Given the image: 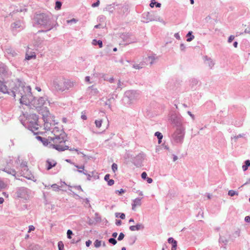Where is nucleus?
<instances>
[{"label":"nucleus","mask_w":250,"mask_h":250,"mask_svg":"<svg viewBox=\"0 0 250 250\" xmlns=\"http://www.w3.org/2000/svg\"><path fill=\"white\" fill-rule=\"evenodd\" d=\"M54 136H48L47 138H42L38 136L37 138L41 140L44 145H49L50 147L56 149V150L62 151L69 149L68 146L65 145V134L63 133L59 135L53 134Z\"/></svg>","instance_id":"nucleus-1"},{"label":"nucleus","mask_w":250,"mask_h":250,"mask_svg":"<svg viewBox=\"0 0 250 250\" xmlns=\"http://www.w3.org/2000/svg\"><path fill=\"white\" fill-rule=\"evenodd\" d=\"M25 91L27 92L29 99H22V102L25 105L33 107H40L44 104V100L42 98H35L33 97L32 93L30 92V89L26 88Z\"/></svg>","instance_id":"nucleus-2"},{"label":"nucleus","mask_w":250,"mask_h":250,"mask_svg":"<svg viewBox=\"0 0 250 250\" xmlns=\"http://www.w3.org/2000/svg\"><path fill=\"white\" fill-rule=\"evenodd\" d=\"M26 88H29L30 89V92H31V88L30 86L22 85H19L13 91L14 98H16V97H17L19 98L20 103L22 104H24L22 102V99H29L28 96L27 95V92L25 91Z\"/></svg>","instance_id":"nucleus-3"},{"label":"nucleus","mask_w":250,"mask_h":250,"mask_svg":"<svg viewBox=\"0 0 250 250\" xmlns=\"http://www.w3.org/2000/svg\"><path fill=\"white\" fill-rule=\"evenodd\" d=\"M184 134V128L180 126L176 129L173 135V138L176 142H182Z\"/></svg>","instance_id":"nucleus-4"},{"label":"nucleus","mask_w":250,"mask_h":250,"mask_svg":"<svg viewBox=\"0 0 250 250\" xmlns=\"http://www.w3.org/2000/svg\"><path fill=\"white\" fill-rule=\"evenodd\" d=\"M74 85V83L69 80H65L63 83V86L61 87H56V88L59 90L64 91L65 90H68Z\"/></svg>","instance_id":"nucleus-5"},{"label":"nucleus","mask_w":250,"mask_h":250,"mask_svg":"<svg viewBox=\"0 0 250 250\" xmlns=\"http://www.w3.org/2000/svg\"><path fill=\"white\" fill-rule=\"evenodd\" d=\"M51 123H49L47 120H46V121H45L44 122V128L47 131L46 132V133H47L48 134V135H49L50 134H53L55 132V130L54 129L52 131H49L50 129H51Z\"/></svg>","instance_id":"nucleus-6"},{"label":"nucleus","mask_w":250,"mask_h":250,"mask_svg":"<svg viewBox=\"0 0 250 250\" xmlns=\"http://www.w3.org/2000/svg\"><path fill=\"white\" fill-rule=\"evenodd\" d=\"M38 22L40 24H43L46 23V17L43 14H40L37 17Z\"/></svg>","instance_id":"nucleus-7"},{"label":"nucleus","mask_w":250,"mask_h":250,"mask_svg":"<svg viewBox=\"0 0 250 250\" xmlns=\"http://www.w3.org/2000/svg\"><path fill=\"white\" fill-rule=\"evenodd\" d=\"M141 205V199L136 198L133 201V203L132 205V209L134 210H136V208L138 207H140Z\"/></svg>","instance_id":"nucleus-8"},{"label":"nucleus","mask_w":250,"mask_h":250,"mask_svg":"<svg viewBox=\"0 0 250 250\" xmlns=\"http://www.w3.org/2000/svg\"><path fill=\"white\" fill-rule=\"evenodd\" d=\"M29 126L32 131L35 132L38 131L39 125L36 122L32 123L30 122Z\"/></svg>","instance_id":"nucleus-9"},{"label":"nucleus","mask_w":250,"mask_h":250,"mask_svg":"<svg viewBox=\"0 0 250 250\" xmlns=\"http://www.w3.org/2000/svg\"><path fill=\"white\" fill-rule=\"evenodd\" d=\"M144 227L142 225L138 224L135 226H131L129 227V229L131 231H136L140 230L141 229H143Z\"/></svg>","instance_id":"nucleus-10"},{"label":"nucleus","mask_w":250,"mask_h":250,"mask_svg":"<svg viewBox=\"0 0 250 250\" xmlns=\"http://www.w3.org/2000/svg\"><path fill=\"white\" fill-rule=\"evenodd\" d=\"M109 177H110V175L108 174H107L105 175L104 179V180L107 182L108 186H112L114 185V181L112 179H110Z\"/></svg>","instance_id":"nucleus-11"},{"label":"nucleus","mask_w":250,"mask_h":250,"mask_svg":"<svg viewBox=\"0 0 250 250\" xmlns=\"http://www.w3.org/2000/svg\"><path fill=\"white\" fill-rule=\"evenodd\" d=\"M0 91H1L3 93H6L8 92V89L7 86L4 84V83L0 81Z\"/></svg>","instance_id":"nucleus-12"},{"label":"nucleus","mask_w":250,"mask_h":250,"mask_svg":"<svg viewBox=\"0 0 250 250\" xmlns=\"http://www.w3.org/2000/svg\"><path fill=\"white\" fill-rule=\"evenodd\" d=\"M7 73L6 68L3 66L0 65V77L4 76Z\"/></svg>","instance_id":"nucleus-13"},{"label":"nucleus","mask_w":250,"mask_h":250,"mask_svg":"<svg viewBox=\"0 0 250 250\" xmlns=\"http://www.w3.org/2000/svg\"><path fill=\"white\" fill-rule=\"evenodd\" d=\"M47 169L49 170L50 169H51L52 167H54L56 165V163L54 161L52 162V161H47Z\"/></svg>","instance_id":"nucleus-14"},{"label":"nucleus","mask_w":250,"mask_h":250,"mask_svg":"<svg viewBox=\"0 0 250 250\" xmlns=\"http://www.w3.org/2000/svg\"><path fill=\"white\" fill-rule=\"evenodd\" d=\"M92 44L94 45L98 44L100 48H102L103 47V42L101 40L97 41L96 40L94 39L92 41Z\"/></svg>","instance_id":"nucleus-15"},{"label":"nucleus","mask_w":250,"mask_h":250,"mask_svg":"<svg viewBox=\"0 0 250 250\" xmlns=\"http://www.w3.org/2000/svg\"><path fill=\"white\" fill-rule=\"evenodd\" d=\"M36 57V56L34 52L32 53L31 55H29L27 53H26L25 59L27 60H29L32 59H35Z\"/></svg>","instance_id":"nucleus-16"},{"label":"nucleus","mask_w":250,"mask_h":250,"mask_svg":"<svg viewBox=\"0 0 250 250\" xmlns=\"http://www.w3.org/2000/svg\"><path fill=\"white\" fill-rule=\"evenodd\" d=\"M103 122V121L101 119L96 120L95 122L96 127L99 128H100L101 127H102V125Z\"/></svg>","instance_id":"nucleus-17"},{"label":"nucleus","mask_w":250,"mask_h":250,"mask_svg":"<svg viewBox=\"0 0 250 250\" xmlns=\"http://www.w3.org/2000/svg\"><path fill=\"white\" fill-rule=\"evenodd\" d=\"M250 166V160H247L245 161V165H244L242 167L244 170V171H246L247 170L248 167Z\"/></svg>","instance_id":"nucleus-18"},{"label":"nucleus","mask_w":250,"mask_h":250,"mask_svg":"<svg viewBox=\"0 0 250 250\" xmlns=\"http://www.w3.org/2000/svg\"><path fill=\"white\" fill-rule=\"evenodd\" d=\"M102 241H100L99 240H96L94 243V246L96 247V248H99L100 247V246H101L102 245Z\"/></svg>","instance_id":"nucleus-19"},{"label":"nucleus","mask_w":250,"mask_h":250,"mask_svg":"<svg viewBox=\"0 0 250 250\" xmlns=\"http://www.w3.org/2000/svg\"><path fill=\"white\" fill-rule=\"evenodd\" d=\"M155 135L159 139V143L160 144L161 142V140L163 138L162 134L159 132H156L155 133Z\"/></svg>","instance_id":"nucleus-20"},{"label":"nucleus","mask_w":250,"mask_h":250,"mask_svg":"<svg viewBox=\"0 0 250 250\" xmlns=\"http://www.w3.org/2000/svg\"><path fill=\"white\" fill-rule=\"evenodd\" d=\"M191 33H192V32L191 31H189L188 34H187V36H190V38H188L187 39V41L188 42H190L194 38V36L193 35H191Z\"/></svg>","instance_id":"nucleus-21"},{"label":"nucleus","mask_w":250,"mask_h":250,"mask_svg":"<svg viewBox=\"0 0 250 250\" xmlns=\"http://www.w3.org/2000/svg\"><path fill=\"white\" fill-rule=\"evenodd\" d=\"M7 185L2 181L0 180V189H3L6 188Z\"/></svg>","instance_id":"nucleus-22"},{"label":"nucleus","mask_w":250,"mask_h":250,"mask_svg":"<svg viewBox=\"0 0 250 250\" xmlns=\"http://www.w3.org/2000/svg\"><path fill=\"white\" fill-rule=\"evenodd\" d=\"M58 246L59 250H63V244L62 241H60L58 242Z\"/></svg>","instance_id":"nucleus-23"},{"label":"nucleus","mask_w":250,"mask_h":250,"mask_svg":"<svg viewBox=\"0 0 250 250\" xmlns=\"http://www.w3.org/2000/svg\"><path fill=\"white\" fill-rule=\"evenodd\" d=\"M172 247L171 248V250H176L177 241L176 240H174L172 242Z\"/></svg>","instance_id":"nucleus-24"},{"label":"nucleus","mask_w":250,"mask_h":250,"mask_svg":"<svg viewBox=\"0 0 250 250\" xmlns=\"http://www.w3.org/2000/svg\"><path fill=\"white\" fill-rule=\"evenodd\" d=\"M228 194L230 196H234L235 194H238L235 191L233 190H230L229 192H228Z\"/></svg>","instance_id":"nucleus-25"},{"label":"nucleus","mask_w":250,"mask_h":250,"mask_svg":"<svg viewBox=\"0 0 250 250\" xmlns=\"http://www.w3.org/2000/svg\"><path fill=\"white\" fill-rule=\"evenodd\" d=\"M108 241L110 243H111L114 245L117 243V241L114 238H110L108 240Z\"/></svg>","instance_id":"nucleus-26"},{"label":"nucleus","mask_w":250,"mask_h":250,"mask_svg":"<svg viewBox=\"0 0 250 250\" xmlns=\"http://www.w3.org/2000/svg\"><path fill=\"white\" fill-rule=\"evenodd\" d=\"M117 165L115 163H113L112 165V170L115 172L117 170Z\"/></svg>","instance_id":"nucleus-27"},{"label":"nucleus","mask_w":250,"mask_h":250,"mask_svg":"<svg viewBox=\"0 0 250 250\" xmlns=\"http://www.w3.org/2000/svg\"><path fill=\"white\" fill-rule=\"evenodd\" d=\"M61 6H62V3H61V2L57 1L56 2V7H55V8H57V9H60L61 7Z\"/></svg>","instance_id":"nucleus-28"},{"label":"nucleus","mask_w":250,"mask_h":250,"mask_svg":"<svg viewBox=\"0 0 250 250\" xmlns=\"http://www.w3.org/2000/svg\"><path fill=\"white\" fill-rule=\"evenodd\" d=\"M73 234V232L72 231L70 230V229H68L67 231V237L69 238V239H71V235Z\"/></svg>","instance_id":"nucleus-29"},{"label":"nucleus","mask_w":250,"mask_h":250,"mask_svg":"<svg viewBox=\"0 0 250 250\" xmlns=\"http://www.w3.org/2000/svg\"><path fill=\"white\" fill-rule=\"evenodd\" d=\"M124 237H125L124 234L122 232H121L119 234L118 238V240L119 241H121L124 239Z\"/></svg>","instance_id":"nucleus-30"},{"label":"nucleus","mask_w":250,"mask_h":250,"mask_svg":"<svg viewBox=\"0 0 250 250\" xmlns=\"http://www.w3.org/2000/svg\"><path fill=\"white\" fill-rule=\"evenodd\" d=\"M142 178L143 179H146L147 178V174L146 172H143L141 174Z\"/></svg>","instance_id":"nucleus-31"},{"label":"nucleus","mask_w":250,"mask_h":250,"mask_svg":"<svg viewBox=\"0 0 250 250\" xmlns=\"http://www.w3.org/2000/svg\"><path fill=\"white\" fill-rule=\"evenodd\" d=\"M35 227L33 225H30L29 226L28 232H31V231L34 230Z\"/></svg>","instance_id":"nucleus-32"},{"label":"nucleus","mask_w":250,"mask_h":250,"mask_svg":"<svg viewBox=\"0 0 250 250\" xmlns=\"http://www.w3.org/2000/svg\"><path fill=\"white\" fill-rule=\"evenodd\" d=\"M116 192L119 193V194H121L122 193H125V190L121 188L120 190H116Z\"/></svg>","instance_id":"nucleus-33"},{"label":"nucleus","mask_w":250,"mask_h":250,"mask_svg":"<svg viewBox=\"0 0 250 250\" xmlns=\"http://www.w3.org/2000/svg\"><path fill=\"white\" fill-rule=\"evenodd\" d=\"M156 4V2L155 1V0H151V3H150V6L152 8Z\"/></svg>","instance_id":"nucleus-34"},{"label":"nucleus","mask_w":250,"mask_h":250,"mask_svg":"<svg viewBox=\"0 0 250 250\" xmlns=\"http://www.w3.org/2000/svg\"><path fill=\"white\" fill-rule=\"evenodd\" d=\"M148 61H150L151 64L152 63V61L154 60V57H148L147 59Z\"/></svg>","instance_id":"nucleus-35"},{"label":"nucleus","mask_w":250,"mask_h":250,"mask_svg":"<svg viewBox=\"0 0 250 250\" xmlns=\"http://www.w3.org/2000/svg\"><path fill=\"white\" fill-rule=\"evenodd\" d=\"M234 36H232V35L230 36L228 39L229 42H231L234 40Z\"/></svg>","instance_id":"nucleus-36"},{"label":"nucleus","mask_w":250,"mask_h":250,"mask_svg":"<svg viewBox=\"0 0 250 250\" xmlns=\"http://www.w3.org/2000/svg\"><path fill=\"white\" fill-rule=\"evenodd\" d=\"M99 4H100V1H99V0H98L96 2L93 3L92 4V6L93 7L98 6H99Z\"/></svg>","instance_id":"nucleus-37"},{"label":"nucleus","mask_w":250,"mask_h":250,"mask_svg":"<svg viewBox=\"0 0 250 250\" xmlns=\"http://www.w3.org/2000/svg\"><path fill=\"white\" fill-rule=\"evenodd\" d=\"M108 121H107L106 122L105 125H103L102 129L104 130H105V129H106L108 127Z\"/></svg>","instance_id":"nucleus-38"},{"label":"nucleus","mask_w":250,"mask_h":250,"mask_svg":"<svg viewBox=\"0 0 250 250\" xmlns=\"http://www.w3.org/2000/svg\"><path fill=\"white\" fill-rule=\"evenodd\" d=\"M92 242L90 240H88L86 242L85 244L87 247H89V246L91 245Z\"/></svg>","instance_id":"nucleus-39"},{"label":"nucleus","mask_w":250,"mask_h":250,"mask_svg":"<svg viewBox=\"0 0 250 250\" xmlns=\"http://www.w3.org/2000/svg\"><path fill=\"white\" fill-rule=\"evenodd\" d=\"M245 221L247 222H250V216H246L245 218Z\"/></svg>","instance_id":"nucleus-40"},{"label":"nucleus","mask_w":250,"mask_h":250,"mask_svg":"<svg viewBox=\"0 0 250 250\" xmlns=\"http://www.w3.org/2000/svg\"><path fill=\"white\" fill-rule=\"evenodd\" d=\"M81 118L83 120H85L87 119V117L85 115V114H83L82 115H81Z\"/></svg>","instance_id":"nucleus-41"},{"label":"nucleus","mask_w":250,"mask_h":250,"mask_svg":"<svg viewBox=\"0 0 250 250\" xmlns=\"http://www.w3.org/2000/svg\"><path fill=\"white\" fill-rule=\"evenodd\" d=\"M148 183L150 184L152 182L153 180L151 178L147 177L146 179Z\"/></svg>","instance_id":"nucleus-42"},{"label":"nucleus","mask_w":250,"mask_h":250,"mask_svg":"<svg viewBox=\"0 0 250 250\" xmlns=\"http://www.w3.org/2000/svg\"><path fill=\"white\" fill-rule=\"evenodd\" d=\"M175 240L173 239V238L172 237H170V238H169L168 239V243H172V242L174 241Z\"/></svg>","instance_id":"nucleus-43"},{"label":"nucleus","mask_w":250,"mask_h":250,"mask_svg":"<svg viewBox=\"0 0 250 250\" xmlns=\"http://www.w3.org/2000/svg\"><path fill=\"white\" fill-rule=\"evenodd\" d=\"M120 217L122 219H124L125 218V214L124 213H121L120 214Z\"/></svg>","instance_id":"nucleus-44"},{"label":"nucleus","mask_w":250,"mask_h":250,"mask_svg":"<svg viewBox=\"0 0 250 250\" xmlns=\"http://www.w3.org/2000/svg\"><path fill=\"white\" fill-rule=\"evenodd\" d=\"M52 187H53V188H55L56 189H59V186L57 184H53V185H52Z\"/></svg>","instance_id":"nucleus-45"},{"label":"nucleus","mask_w":250,"mask_h":250,"mask_svg":"<svg viewBox=\"0 0 250 250\" xmlns=\"http://www.w3.org/2000/svg\"><path fill=\"white\" fill-rule=\"evenodd\" d=\"M72 21L76 22V20L75 19H72L71 20H68L67 21V23H70V22H71Z\"/></svg>","instance_id":"nucleus-46"},{"label":"nucleus","mask_w":250,"mask_h":250,"mask_svg":"<svg viewBox=\"0 0 250 250\" xmlns=\"http://www.w3.org/2000/svg\"><path fill=\"white\" fill-rule=\"evenodd\" d=\"M85 80H86V82L90 83V77L89 76L86 77Z\"/></svg>","instance_id":"nucleus-47"},{"label":"nucleus","mask_w":250,"mask_h":250,"mask_svg":"<svg viewBox=\"0 0 250 250\" xmlns=\"http://www.w3.org/2000/svg\"><path fill=\"white\" fill-rule=\"evenodd\" d=\"M134 68H135L136 69H140V68H142V67H140L138 64H137V65H134Z\"/></svg>","instance_id":"nucleus-48"},{"label":"nucleus","mask_w":250,"mask_h":250,"mask_svg":"<svg viewBox=\"0 0 250 250\" xmlns=\"http://www.w3.org/2000/svg\"><path fill=\"white\" fill-rule=\"evenodd\" d=\"M4 202V199L2 197H0V204H2Z\"/></svg>","instance_id":"nucleus-49"},{"label":"nucleus","mask_w":250,"mask_h":250,"mask_svg":"<svg viewBox=\"0 0 250 250\" xmlns=\"http://www.w3.org/2000/svg\"><path fill=\"white\" fill-rule=\"evenodd\" d=\"M118 235V233L117 232H114L113 234H112V236L114 238L116 237Z\"/></svg>","instance_id":"nucleus-50"},{"label":"nucleus","mask_w":250,"mask_h":250,"mask_svg":"<svg viewBox=\"0 0 250 250\" xmlns=\"http://www.w3.org/2000/svg\"><path fill=\"white\" fill-rule=\"evenodd\" d=\"M116 224L118 226L120 225L121 224V221L120 220L117 221Z\"/></svg>","instance_id":"nucleus-51"},{"label":"nucleus","mask_w":250,"mask_h":250,"mask_svg":"<svg viewBox=\"0 0 250 250\" xmlns=\"http://www.w3.org/2000/svg\"><path fill=\"white\" fill-rule=\"evenodd\" d=\"M2 194L6 197L8 198V194H7L6 192H4L2 193Z\"/></svg>","instance_id":"nucleus-52"},{"label":"nucleus","mask_w":250,"mask_h":250,"mask_svg":"<svg viewBox=\"0 0 250 250\" xmlns=\"http://www.w3.org/2000/svg\"><path fill=\"white\" fill-rule=\"evenodd\" d=\"M76 167L78 168H81L82 170H83L84 167L83 166H81L80 167H79L78 166H76Z\"/></svg>","instance_id":"nucleus-53"},{"label":"nucleus","mask_w":250,"mask_h":250,"mask_svg":"<svg viewBox=\"0 0 250 250\" xmlns=\"http://www.w3.org/2000/svg\"><path fill=\"white\" fill-rule=\"evenodd\" d=\"M161 4L160 3H156V6L157 7H160Z\"/></svg>","instance_id":"nucleus-54"},{"label":"nucleus","mask_w":250,"mask_h":250,"mask_svg":"<svg viewBox=\"0 0 250 250\" xmlns=\"http://www.w3.org/2000/svg\"><path fill=\"white\" fill-rule=\"evenodd\" d=\"M237 42H234L233 43V45L235 47H237Z\"/></svg>","instance_id":"nucleus-55"},{"label":"nucleus","mask_w":250,"mask_h":250,"mask_svg":"<svg viewBox=\"0 0 250 250\" xmlns=\"http://www.w3.org/2000/svg\"><path fill=\"white\" fill-rule=\"evenodd\" d=\"M188 114L191 116L192 117V118H193V115L191 114V112L190 111H188Z\"/></svg>","instance_id":"nucleus-56"},{"label":"nucleus","mask_w":250,"mask_h":250,"mask_svg":"<svg viewBox=\"0 0 250 250\" xmlns=\"http://www.w3.org/2000/svg\"><path fill=\"white\" fill-rule=\"evenodd\" d=\"M177 159H178L177 157L176 156H174L173 157V161H175L176 160H177Z\"/></svg>","instance_id":"nucleus-57"},{"label":"nucleus","mask_w":250,"mask_h":250,"mask_svg":"<svg viewBox=\"0 0 250 250\" xmlns=\"http://www.w3.org/2000/svg\"><path fill=\"white\" fill-rule=\"evenodd\" d=\"M129 222H134V220L132 219V218H131L129 221Z\"/></svg>","instance_id":"nucleus-58"},{"label":"nucleus","mask_w":250,"mask_h":250,"mask_svg":"<svg viewBox=\"0 0 250 250\" xmlns=\"http://www.w3.org/2000/svg\"><path fill=\"white\" fill-rule=\"evenodd\" d=\"M190 2L191 4H193L194 3V0H190Z\"/></svg>","instance_id":"nucleus-59"},{"label":"nucleus","mask_w":250,"mask_h":250,"mask_svg":"<svg viewBox=\"0 0 250 250\" xmlns=\"http://www.w3.org/2000/svg\"><path fill=\"white\" fill-rule=\"evenodd\" d=\"M99 26H100V25H96L95 26V28H98L99 27Z\"/></svg>","instance_id":"nucleus-60"},{"label":"nucleus","mask_w":250,"mask_h":250,"mask_svg":"<svg viewBox=\"0 0 250 250\" xmlns=\"http://www.w3.org/2000/svg\"><path fill=\"white\" fill-rule=\"evenodd\" d=\"M122 250H126V249H125V247H123V248H122Z\"/></svg>","instance_id":"nucleus-61"},{"label":"nucleus","mask_w":250,"mask_h":250,"mask_svg":"<svg viewBox=\"0 0 250 250\" xmlns=\"http://www.w3.org/2000/svg\"><path fill=\"white\" fill-rule=\"evenodd\" d=\"M113 78H111L109 81H110V82H113Z\"/></svg>","instance_id":"nucleus-62"},{"label":"nucleus","mask_w":250,"mask_h":250,"mask_svg":"<svg viewBox=\"0 0 250 250\" xmlns=\"http://www.w3.org/2000/svg\"><path fill=\"white\" fill-rule=\"evenodd\" d=\"M37 89L38 90V91H40L41 90V88H37Z\"/></svg>","instance_id":"nucleus-63"},{"label":"nucleus","mask_w":250,"mask_h":250,"mask_svg":"<svg viewBox=\"0 0 250 250\" xmlns=\"http://www.w3.org/2000/svg\"><path fill=\"white\" fill-rule=\"evenodd\" d=\"M113 51H117V48H114L113 49Z\"/></svg>","instance_id":"nucleus-64"}]
</instances>
